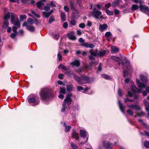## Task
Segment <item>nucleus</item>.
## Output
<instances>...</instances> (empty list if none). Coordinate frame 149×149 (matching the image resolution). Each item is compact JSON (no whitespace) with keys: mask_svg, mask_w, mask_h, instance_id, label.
Wrapping results in <instances>:
<instances>
[{"mask_svg":"<svg viewBox=\"0 0 149 149\" xmlns=\"http://www.w3.org/2000/svg\"><path fill=\"white\" fill-rule=\"evenodd\" d=\"M53 91L52 88L44 87L41 89L39 93L40 99L42 102L49 100L54 96Z\"/></svg>","mask_w":149,"mask_h":149,"instance_id":"nucleus-1","label":"nucleus"},{"mask_svg":"<svg viewBox=\"0 0 149 149\" xmlns=\"http://www.w3.org/2000/svg\"><path fill=\"white\" fill-rule=\"evenodd\" d=\"M27 99L28 102L29 103L33 104L32 106H33L38 105L40 102L38 97L33 96L32 94L29 95Z\"/></svg>","mask_w":149,"mask_h":149,"instance_id":"nucleus-2","label":"nucleus"},{"mask_svg":"<svg viewBox=\"0 0 149 149\" xmlns=\"http://www.w3.org/2000/svg\"><path fill=\"white\" fill-rule=\"evenodd\" d=\"M92 14L93 15L94 17L97 19L102 18V16H100L102 14V12L100 11L96 10L95 8H94Z\"/></svg>","mask_w":149,"mask_h":149,"instance_id":"nucleus-3","label":"nucleus"},{"mask_svg":"<svg viewBox=\"0 0 149 149\" xmlns=\"http://www.w3.org/2000/svg\"><path fill=\"white\" fill-rule=\"evenodd\" d=\"M102 144L104 147L106 149H112V148L113 144L108 141H104Z\"/></svg>","mask_w":149,"mask_h":149,"instance_id":"nucleus-4","label":"nucleus"},{"mask_svg":"<svg viewBox=\"0 0 149 149\" xmlns=\"http://www.w3.org/2000/svg\"><path fill=\"white\" fill-rule=\"evenodd\" d=\"M72 96V94L71 92H68L64 100L63 103H65L66 104L67 102H72V100L71 98V97Z\"/></svg>","mask_w":149,"mask_h":149,"instance_id":"nucleus-5","label":"nucleus"},{"mask_svg":"<svg viewBox=\"0 0 149 149\" xmlns=\"http://www.w3.org/2000/svg\"><path fill=\"white\" fill-rule=\"evenodd\" d=\"M81 81H84L85 83H89L90 81V78L88 77L84 74L81 76Z\"/></svg>","mask_w":149,"mask_h":149,"instance_id":"nucleus-6","label":"nucleus"},{"mask_svg":"<svg viewBox=\"0 0 149 149\" xmlns=\"http://www.w3.org/2000/svg\"><path fill=\"white\" fill-rule=\"evenodd\" d=\"M79 134L80 136L81 137L83 138L84 139H85V138H86V141H85L86 143L88 141V139L86 137L87 134L85 130H81L79 132Z\"/></svg>","mask_w":149,"mask_h":149,"instance_id":"nucleus-7","label":"nucleus"},{"mask_svg":"<svg viewBox=\"0 0 149 149\" xmlns=\"http://www.w3.org/2000/svg\"><path fill=\"white\" fill-rule=\"evenodd\" d=\"M73 76L74 79L80 85H82L83 84L81 80V77H80L75 74H73Z\"/></svg>","mask_w":149,"mask_h":149,"instance_id":"nucleus-8","label":"nucleus"},{"mask_svg":"<svg viewBox=\"0 0 149 149\" xmlns=\"http://www.w3.org/2000/svg\"><path fill=\"white\" fill-rule=\"evenodd\" d=\"M71 136L72 139H76L78 140L79 139V134L76 132L75 130H73L71 134Z\"/></svg>","mask_w":149,"mask_h":149,"instance_id":"nucleus-9","label":"nucleus"},{"mask_svg":"<svg viewBox=\"0 0 149 149\" xmlns=\"http://www.w3.org/2000/svg\"><path fill=\"white\" fill-rule=\"evenodd\" d=\"M139 8L140 11L144 13H146V11H148L149 10V8L148 7L142 4L139 5Z\"/></svg>","mask_w":149,"mask_h":149,"instance_id":"nucleus-10","label":"nucleus"},{"mask_svg":"<svg viewBox=\"0 0 149 149\" xmlns=\"http://www.w3.org/2000/svg\"><path fill=\"white\" fill-rule=\"evenodd\" d=\"M127 106L129 107L130 108L132 109H136V111L141 110L140 107L137 105L132 104L131 105H127Z\"/></svg>","mask_w":149,"mask_h":149,"instance_id":"nucleus-11","label":"nucleus"},{"mask_svg":"<svg viewBox=\"0 0 149 149\" xmlns=\"http://www.w3.org/2000/svg\"><path fill=\"white\" fill-rule=\"evenodd\" d=\"M108 28V25L107 24L104 23L103 24H100L99 27V30L101 32H103Z\"/></svg>","mask_w":149,"mask_h":149,"instance_id":"nucleus-12","label":"nucleus"},{"mask_svg":"<svg viewBox=\"0 0 149 149\" xmlns=\"http://www.w3.org/2000/svg\"><path fill=\"white\" fill-rule=\"evenodd\" d=\"M10 22L11 24L15 25V26H17V27H20V22L19 19H15L13 22Z\"/></svg>","mask_w":149,"mask_h":149,"instance_id":"nucleus-13","label":"nucleus"},{"mask_svg":"<svg viewBox=\"0 0 149 149\" xmlns=\"http://www.w3.org/2000/svg\"><path fill=\"white\" fill-rule=\"evenodd\" d=\"M126 59V58L125 57V60H126V61L125 62V63L126 64L125 66L127 70H132V69L131 67L130 62L129 61L127 60Z\"/></svg>","mask_w":149,"mask_h":149,"instance_id":"nucleus-14","label":"nucleus"},{"mask_svg":"<svg viewBox=\"0 0 149 149\" xmlns=\"http://www.w3.org/2000/svg\"><path fill=\"white\" fill-rule=\"evenodd\" d=\"M82 46L86 48H93L95 47V46L93 44H89L86 43H82Z\"/></svg>","mask_w":149,"mask_h":149,"instance_id":"nucleus-15","label":"nucleus"},{"mask_svg":"<svg viewBox=\"0 0 149 149\" xmlns=\"http://www.w3.org/2000/svg\"><path fill=\"white\" fill-rule=\"evenodd\" d=\"M74 32H71L70 33H68L67 34V36H69V39L74 40L76 39L75 36L73 35Z\"/></svg>","mask_w":149,"mask_h":149,"instance_id":"nucleus-16","label":"nucleus"},{"mask_svg":"<svg viewBox=\"0 0 149 149\" xmlns=\"http://www.w3.org/2000/svg\"><path fill=\"white\" fill-rule=\"evenodd\" d=\"M10 22H13L17 19H19L18 16L15 13L11 12Z\"/></svg>","mask_w":149,"mask_h":149,"instance_id":"nucleus-17","label":"nucleus"},{"mask_svg":"<svg viewBox=\"0 0 149 149\" xmlns=\"http://www.w3.org/2000/svg\"><path fill=\"white\" fill-rule=\"evenodd\" d=\"M71 64L72 66H75L79 67L80 65V62L79 61L76 60L71 63Z\"/></svg>","mask_w":149,"mask_h":149,"instance_id":"nucleus-18","label":"nucleus"},{"mask_svg":"<svg viewBox=\"0 0 149 149\" xmlns=\"http://www.w3.org/2000/svg\"><path fill=\"white\" fill-rule=\"evenodd\" d=\"M120 2V0H115L112 3V6L113 8L118 6Z\"/></svg>","mask_w":149,"mask_h":149,"instance_id":"nucleus-19","label":"nucleus"},{"mask_svg":"<svg viewBox=\"0 0 149 149\" xmlns=\"http://www.w3.org/2000/svg\"><path fill=\"white\" fill-rule=\"evenodd\" d=\"M106 53V51L105 50H101L99 51L97 53V56L100 57L104 56Z\"/></svg>","mask_w":149,"mask_h":149,"instance_id":"nucleus-20","label":"nucleus"},{"mask_svg":"<svg viewBox=\"0 0 149 149\" xmlns=\"http://www.w3.org/2000/svg\"><path fill=\"white\" fill-rule=\"evenodd\" d=\"M119 107L121 111L123 113H125V108L124 107L123 104L121 103L120 102L119 100L118 102Z\"/></svg>","mask_w":149,"mask_h":149,"instance_id":"nucleus-21","label":"nucleus"},{"mask_svg":"<svg viewBox=\"0 0 149 149\" xmlns=\"http://www.w3.org/2000/svg\"><path fill=\"white\" fill-rule=\"evenodd\" d=\"M63 126L65 127V132H69L70 131V130L71 128V126L70 125L67 126L66 125L65 122L63 123Z\"/></svg>","mask_w":149,"mask_h":149,"instance_id":"nucleus-22","label":"nucleus"},{"mask_svg":"<svg viewBox=\"0 0 149 149\" xmlns=\"http://www.w3.org/2000/svg\"><path fill=\"white\" fill-rule=\"evenodd\" d=\"M70 3L71 10L72 11H75L76 12V13H77L78 11L75 9L74 7V2L73 1H71L70 2Z\"/></svg>","mask_w":149,"mask_h":149,"instance_id":"nucleus-23","label":"nucleus"},{"mask_svg":"<svg viewBox=\"0 0 149 149\" xmlns=\"http://www.w3.org/2000/svg\"><path fill=\"white\" fill-rule=\"evenodd\" d=\"M9 22L8 21H4L3 22L2 26V28L3 29H6L9 26Z\"/></svg>","mask_w":149,"mask_h":149,"instance_id":"nucleus-24","label":"nucleus"},{"mask_svg":"<svg viewBox=\"0 0 149 149\" xmlns=\"http://www.w3.org/2000/svg\"><path fill=\"white\" fill-rule=\"evenodd\" d=\"M61 18L63 22H64L66 20V15L64 12H61Z\"/></svg>","mask_w":149,"mask_h":149,"instance_id":"nucleus-25","label":"nucleus"},{"mask_svg":"<svg viewBox=\"0 0 149 149\" xmlns=\"http://www.w3.org/2000/svg\"><path fill=\"white\" fill-rule=\"evenodd\" d=\"M111 52L112 54H114L118 52L119 50L118 48L116 47H111Z\"/></svg>","mask_w":149,"mask_h":149,"instance_id":"nucleus-26","label":"nucleus"},{"mask_svg":"<svg viewBox=\"0 0 149 149\" xmlns=\"http://www.w3.org/2000/svg\"><path fill=\"white\" fill-rule=\"evenodd\" d=\"M144 104L146 110L148 112H149V103L146 100L144 101Z\"/></svg>","mask_w":149,"mask_h":149,"instance_id":"nucleus-27","label":"nucleus"},{"mask_svg":"<svg viewBox=\"0 0 149 149\" xmlns=\"http://www.w3.org/2000/svg\"><path fill=\"white\" fill-rule=\"evenodd\" d=\"M11 16V13L8 12L7 13L4 15V19L5 21H8V20L10 18Z\"/></svg>","mask_w":149,"mask_h":149,"instance_id":"nucleus-28","label":"nucleus"},{"mask_svg":"<svg viewBox=\"0 0 149 149\" xmlns=\"http://www.w3.org/2000/svg\"><path fill=\"white\" fill-rule=\"evenodd\" d=\"M26 29L28 30L31 32H33L35 30V27L33 26H29Z\"/></svg>","mask_w":149,"mask_h":149,"instance_id":"nucleus-29","label":"nucleus"},{"mask_svg":"<svg viewBox=\"0 0 149 149\" xmlns=\"http://www.w3.org/2000/svg\"><path fill=\"white\" fill-rule=\"evenodd\" d=\"M140 79L143 82H146L147 81L146 77L142 74L140 75Z\"/></svg>","mask_w":149,"mask_h":149,"instance_id":"nucleus-30","label":"nucleus"},{"mask_svg":"<svg viewBox=\"0 0 149 149\" xmlns=\"http://www.w3.org/2000/svg\"><path fill=\"white\" fill-rule=\"evenodd\" d=\"M105 36L106 38L110 37L111 39L112 38V35L110 31H108L106 32L105 34Z\"/></svg>","mask_w":149,"mask_h":149,"instance_id":"nucleus-31","label":"nucleus"},{"mask_svg":"<svg viewBox=\"0 0 149 149\" xmlns=\"http://www.w3.org/2000/svg\"><path fill=\"white\" fill-rule=\"evenodd\" d=\"M139 8V6L137 5L136 4H134L132 5V6L131 8V9L132 11H134L138 9Z\"/></svg>","mask_w":149,"mask_h":149,"instance_id":"nucleus-32","label":"nucleus"},{"mask_svg":"<svg viewBox=\"0 0 149 149\" xmlns=\"http://www.w3.org/2000/svg\"><path fill=\"white\" fill-rule=\"evenodd\" d=\"M111 58L113 60H115L116 61H121V59L118 57L112 56H111Z\"/></svg>","mask_w":149,"mask_h":149,"instance_id":"nucleus-33","label":"nucleus"},{"mask_svg":"<svg viewBox=\"0 0 149 149\" xmlns=\"http://www.w3.org/2000/svg\"><path fill=\"white\" fill-rule=\"evenodd\" d=\"M66 86L67 90L69 92H70V91L72 90L73 87L72 85H67Z\"/></svg>","mask_w":149,"mask_h":149,"instance_id":"nucleus-34","label":"nucleus"},{"mask_svg":"<svg viewBox=\"0 0 149 149\" xmlns=\"http://www.w3.org/2000/svg\"><path fill=\"white\" fill-rule=\"evenodd\" d=\"M44 4V3L41 2V1H39L36 3V6L39 9L41 10V6Z\"/></svg>","mask_w":149,"mask_h":149,"instance_id":"nucleus-35","label":"nucleus"},{"mask_svg":"<svg viewBox=\"0 0 149 149\" xmlns=\"http://www.w3.org/2000/svg\"><path fill=\"white\" fill-rule=\"evenodd\" d=\"M105 12L107 15L109 16L113 15V12L110 11L107 9H106Z\"/></svg>","mask_w":149,"mask_h":149,"instance_id":"nucleus-36","label":"nucleus"},{"mask_svg":"<svg viewBox=\"0 0 149 149\" xmlns=\"http://www.w3.org/2000/svg\"><path fill=\"white\" fill-rule=\"evenodd\" d=\"M137 85L140 88H145V85L143 83L141 82H138Z\"/></svg>","mask_w":149,"mask_h":149,"instance_id":"nucleus-37","label":"nucleus"},{"mask_svg":"<svg viewBox=\"0 0 149 149\" xmlns=\"http://www.w3.org/2000/svg\"><path fill=\"white\" fill-rule=\"evenodd\" d=\"M42 13L43 15L44 16L45 18H47L50 15L49 13L48 12L46 13L45 11H42Z\"/></svg>","mask_w":149,"mask_h":149,"instance_id":"nucleus-38","label":"nucleus"},{"mask_svg":"<svg viewBox=\"0 0 149 149\" xmlns=\"http://www.w3.org/2000/svg\"><path fill=\"white\" fill-rule=\"evenodd\" d=\"M59 68H62L63 70L66 71L68 70V69L63 65L62 64H60L58 67Z\"/></svg>","mask_w":149,"mask_h":149,"instance_id":"nucleus-39","label":"nucleus"},{"mask_svg":"<svg viewBox=\"0 0 149 149\" xmlns=\"http://www.w3.org/2000/svg\"><path fill=\"white\" fill-rule=\"evenodd\" d=\"M62 105L63 107L61 109V112H64L65 111V109L67 108V106L66 105V104L65 103V102L63 103Z\"/></svg>","mask_w":149,"mask_h":149,"instance_id":"nucleus-40","label":"nucleus"},{"mask_svg":"<svg viewBox=\"0 0 149 149\" xmlns=\"http://www.w3.org/2000/svg\"><path fill=\"white\" fill-rule=\"evenodd\" d=\"M143 145L145 148H149V141H145L143 143Z\"/></svg>","mask_w":149,"mask_h":149,"instance_id":"nucleus-41","label":"nucleus"},{"mask_svg":"<svg viewBox=\"0 0 149 149\" xmlns=\"http://www.w3.org/2000/svg\"><path fill=\"white\" fill-rule=\"evenodd\" d=\"M93 49H91L89 51V52L91 54V55L93 56L94 57L97 56V54L95 52H93Z\"/></svg>","mask_w":149,"mask_h":149,"instance_id":"nucleus-42","label":"nucleus"},{"mask_svg":"<svg viewBox=\"0 0 149 149\" xmlns=\"http://www.w3.org/2000/svg\"><path fill=\"white\" fill-rule=\"evenodd\" d=\"M50 9V5L49 4H47L44 7V9L45 11H48Z\"/></svg>","mask_w":149,"mask_h":149,"instance_id":"nucleus-43","label":"nucleus"},{"mask_svg":"<svg viewBox=\"0 0 149 149\" xmlns=\"http://www.w3.org/2000/svg\"><path fill=\"white\" fill-rule=\"evenodd\" d=\"M70 145L73 149H77V146L73 142H71Z\"/></svg>","mask_w":149,"mask_h":149,"instance_id":"nucleus-44","label":"nucleus"},{"mask_svg":"<svg viewBox=\"0 0 149 149\" xmlns=\"http://www.w3.org/2000/svg\"><path fill=\"white\" fill-rule=\"evenodd\" d=\"M52 36L53 38L56 40H58L60 37L59 34H53Z\"/></svg>","mask_w":149,"mask_h":149,"instance_id":"nucleus-45","label":"nucleus"},{"mask_svg":"<svg viewBox=\"0 0 149 149\" xmlns=\"http://www.w3.org/2000/svg\"><path fill=\"white\" fill-rule=\"evenodd\" d=\"M102 77L107 80H109L110 78V77L109 75L106 74H103L102 75Z\"/></svg>","mask_w":149,"mask_h":149,"instance_id":"nucleus-46","label":"nucleus"},{"mask_svg":"<svg viewBox=\"0 0 149 149\" xmlns=\"http://www.w3.org/2000/svg\"><path fill=\"white\" fill-rule=\"evenodd\" d=\"M65 74L68 76H71L72 75H73V74H74L73 72L71 71H67L65 72Z\"/></svg>","mask_w":149,"mask_h":149,"instance_id":"nucleus-47","label":"nucleus"},{"mask_svg":"<svg viewBox=\"0 0 149 149\" xmlns=\"http://www.w3.org/2000/svg\"><path fill=\"white\" fill-rule=\"evenodd\" d=\"M123 76L125 78L128 76L129 74L128 71L125 70L123 71Z\"/></svg>","mask_w":149,"mask_h":149,"instance_id":"nucleus-48","label":"nucleus"},{"mask_svg":"<svg viewBox=\"0 0 149 149\" xmlns=\"http://www.w3.org/2000/svg\"><path fill=\"white\" fill-rule=\"evenodd\" d=\"M59 90L61 93L64 94L65 93L66 89L65 88H60Z\"/></svg>","mask_w":149,"mask_h":149,"instance_id":"nucleus-49","label":"nucleus"},{"mask_svg":"<svg viewBox=\"0 0 149 149\" xmlns=\"http://www.w3.org/2000/svg\"><path fill=\"white\" fill-rule=\"evenodd\" d=\"M127 112L128 114L130 116H133V113L132 110L131 109H129L127 111Z\"/></svg>","mask_w":149,"mask_h":149,"instance_id":"nucleus-50","label":"nucleus"},{"mask_svg":"<svg viewBox=\"0 0 149 149\" xmlns=\"http://www.w3.org/2000/svg\"><path fill=\"white\" fill-rule=\"evenodd\" d=\"M27 22L31 25L33 24L34 23L33 19L30 18H29L27 19Z\"/></svg>","mask_w":149,"mask_h":149,"instance_id":"nucleus-51","label":"nucleus"},{"mask_svg":"<svg viewBox=\"0 0 149 149\" xmlns=\"http://www.w3.org/2000/svg\"><path fill=\"white\" fill-rule=\"evenodd\" d=\"M54 20V17L53 16H51L49 19V23L51 24Z\"/></svg>","mask_w":149,"mask_h":149,"instance_id":"nucleus-52","label":"nucleus"},{"mask_svg":"<svg viewBox=\"0 0 149 149\" xmlns=\"http://www.w3.org/2000/svg\"><path fill=\"white\" fill-rule=\"evenodd\" d=\"M26 16L24 15H21L20 16V19L21 21H23L24 19H26Z\"/></svg>","mask_w":149,"mask_h":149,"instance_id":"nucleus-53","label":"nucleus"},{"mask_svg":"<svg viewBox=\"0 0 149 149\" xmlns=\"http://www.w3.org/2000/svg\"><path fill=\"white\" fill-rule=\"evenodd\" d=\"M141 134L145 136H147L149 137V132H148L147 131H144V133H142V132H141Z\"/></svg>","mask_w":149,"mask_h":149,"instance_id":"nucleus-54","label":"nucleus"},{"mask_svg":"<svg viewBox=\"0 0 149 149\" xmlns=\"http://www.w3.org/2000/svg\"><path fill=\"white\" fill-rule=\"evenodd\" d=\"M19 28L20 27H17V26H13L12 27L13 31L14 32V33H17V29Z\"/></svg>","mask_w":149,"mask_h":149,"instance_id":"nucleus-55","label":"nucleus"},{"mask_svg":"<svg viewBox=\"0 0 149 149\" xmlns=\"http://www.w3.org/2000/svg\"><path fill=\"white\" fill-rule=\"evenodd\" d=\"M102 65L101 63H100L99 64V65L98 66L97 69V71H99V72H101L102 70Z\"/></svg>","mask_w":149,"mask_h":149,"instance_id":"nucleus-56","label":"nucleus"},{"mask_svg":"<svg viewBox=\"0 0 149 149\" xmlns=\"http://www.w3.org/2000/svg\"><path fill=\"white\" fill-rule=\"evenodd\" d=\"M17 34V33H12L10 34V37L14 39L15 38Z\"/></svg>","mask_w":149,"mask_h":149,"instance_id":"nucleus-57","label":"nucleus"},{"mask_svg":"<svg viewBox=\"0 0 149 149\" xmlns=\"http://www.w3.org/2000/svg\"><path fill=\"white\" fill-rule=\"evenodd\" d=\"M114 14L116 15H119L120 14V12L117 9L115 8L114 10Z\"/></svg>","mask_w":149,"mask_h":149,"instance_id":"nucleus-58","label":"nucleus"},{"mask_svg":"<svg viewBox=\"0 0 149 149\" xmlns=\"http://www.w3.org/2000/svg\"><path fill=\"white\" fill-rule=\"evenodd\" d=\"M141 91V89H138V88H137L136 90H134V93H140Z\"/></svg>","mask_w":149,"mask_h":149,"instance_id":"nucleus-59","label":"nucleus"},{"mask_svg":"<svg viewBox=\"0 0 149 149\" xmlns=\"http://www.w3.org/2000/svg\"><path fill=\"white\" fill-rule=\"evenodd\" d=\"M70 23L72 25L74 26L76 24V22L75 20L71 19L70 22Z\"/></svg>","mask_w":149,"mask_h":149,"instance_id":"nucleus-60","label":"nucleus"},{"mask_svg":"<svg viewBox=\"0 0 149 149\" xmlns=\"http://www.w3.org/2000/svg\"><path fill=\"white\" fill-rule=\"evenodd\" d=\"M58 57V60L59 61H61L62 60V56L60 54V53H58L57 55Z\"/></svg>","mask_w":149,"mask_h":149,"instance_id":"nucleus-61","label":"nucleus"},{"mask_svg":"<svg viewBox=\"0 0 149 149\" xmlns=\"http://www.w3.org/2000/svg\"><path fill=\"white\" fill-rule=\"evenodd\" d=\"M79 27L81 28H84L85 27V25L84 23H81L79 24Z\"/></svg>","mask_w":149,"mask_h":149,"instance_id":"nucleus-62","label":"nucleus"},{"mask_svg":"<svg viewBox=\"0 0 149 149\" xmlns=\"http://www.w3.org/2000/svg\"><path fill=\"white\" fill-rule=\"evenodd\" d=\"M64 76V75L63 74H60L58 75V78L61 79H63V77Z\"/></svg>","mask_w":149,"mask_h":149,"instance_id":"nucleus-63","label":"nucleus"},{"mask_svg":"<svg viewBox=\"0 0 149 149\" xmlns=\"http://www.w3.org/2000/svg\"><path fill=\"white\" fill-rule=\"evenodd\" d=\"M111 6V4L109 3H107V4H106L104 5V6L107 8H109Z\"/></svg>","mask_w":149,"mask_h":149,"instance_id":"nucleus-64","label":"nucleus"}]
</instances>
